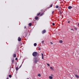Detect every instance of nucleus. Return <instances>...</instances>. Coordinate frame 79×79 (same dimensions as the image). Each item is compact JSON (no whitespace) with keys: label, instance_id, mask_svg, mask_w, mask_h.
I'll return each instance as SVG.
<instances>
[{"label":"nucleus","instance_id":"nucleus-1","mask_svg":"<svg viewBox=\"0 0 79 79\" xmlns=\"http://www.w3.org/2000/svg\"><path fill=\"white\" fill-rule=\"evenodd\" d=\"M38 54V53L37 52H34L32 53V55L33 56H36Z\"/></svg>","mask_w":79,"mask_h":79},{"label":"nucleus","instance_id":"nucleus-2","mask_svg":"<svg viewBox=\"0 0 79 79\" xmlns=\"http://www.w3.org/2000/svg\"><path fill=\"white\" fill-rule=\"evenodd\" d=\"M34 61L35 62V63H37V62L38 61L37 60V58H35V60H34Z\"/></svg>","mask_w":79,"mask_h":79},{"label":"nucleus","instance_id":"nucleus-3","mask_svg":"<svg viewBox=\"0 0 79 79\" xmlns=\"http://www.w3.org/2000/svg\"><path fill=\"white\" fill-rule=\"evenodd\" d=\"M46 32V30H44L42 32V33L43 34H45Z\"/></svg>","mask_w":79,"mask_h":79},{"label":"nucleus","instance_id":"nucleus-4","mask_svg":"<svg viewBox=\"0 0 79 79\" xmlns=\"http://www.w3.org/2000/svg\"><path fill=\"white\" fill-rule=\"evenodd\" d=\"M73 8V7H72V6H69L68 7V9H69V10H71V8Z\"/></svg>","mask_w":79,"mask_h":79},{"label":"nucleus","instance_id":"nucleus-5","mask_svg":"<svg viewBox=\"0 0 79 79\" xmlns=\"http://www.w3.org/2000/svg\"><path fill=\"white\" fill-rule=\"evenodd\" d=\"M21 40V39L20 37H19L18 38V41H19V42H20Z\"/></svg>","mask_w":79,"mask_h":79},{"label":"nucleus","instance_id":"nucleus-6","mask_svg":"<svg viewBox=\"0 0 79 79\" xmlns=\"http://www.w3.org/2000/svg\"><path fill=\"white\" fill-rule=\"evenodd\" d=\"M35 20H37L39 19V17L37 16L35 17Z\"/></svg>","mask_w":79,"mask_h":79},{"label":"nucleus","instance_id":"nucleus-7","mask_svg":"<svg viewBox=\"0 0 79 79\" xmlns=\"http://www.w3.org/2000/svg\"><path fill=\"white\" fill-rule=\"evenodd\" d=\"M75 76L76 77V78H77V79L79 78V76H78V75H75Z\"/></svg>","mask_w":79,"mask_h":79},{"label":"nucleus","instance_id":"nucleus-8","mask_svg":"<svg viewBox=\"0 0 79 79\" xmlns=\"http://www.w3.org/2000/svg\"><path fill=\"white\" fill-rule=\"evenodd\" d=\"M13 57H14V58H16V54H14Z\"/></svg>","mask_w":79,"mask_h":79},{"label":"nucleus","instance_id":"nucleus-9","mask_svg":"<svg viewBox=\"0 0 79 79\" xmlns=\"http://www.w3.org/2000/svg\"><path fill=\"white\" fill-rule=\"evenodd\" d=\"M49 78L50 79H53V77H52L51 76H50L49 77Z\"/></svg>","mask_w":79,"mask_h":79},{"label":"nucleus","instance_id":"nucleus-10","mask_svg":"<svg viewBox=\"0 0 79 79\" xmlns=\"http://www.w3.org/2000/svg\"><path fill=\"white\" fill-rule=\"evenodd\" d=\"M28 25L30 26H32V23H29Z\"/></svg>","mask_w":79,"mask_h":79},{"label":"nucleus","instance_id":"nucleus-11","mask_svg":"<svg viewBox=\"0 0 79 79\" xmlns=\"http://www.w3.org/2000/svg\"><path fill=\"white\" fill-rule=\"evenodd\" d=\"M59 42L61 44H62V43H63V41H62V40H60L59 41Z\"/></svg>","mask_w":79,"mask_h":79},{"label":"nucleus","instance_id":"nucleus-12","mask_svg":"<svg viewBox=\"0 0 79 79\" xmlns=\"http://www.w3.org/2000/svg\"><path fill=\"white\" fill-rule=\"evenodd\" d=\"M34 46H35V47H36V46H37V44L36 43L34 44Z\"/></svg>","mask_w":79,"mask_h":79},{"label":"nucleus","instance_id":"nucleus-13","mask_svg":"<svg viewBox=\"0 0 79 79\" xmlns=\"http://www.w3.org/2000/svg\"><path fill=\"white\" fill-rule=\"evenodd\" d=\"M50 69H52V70H53V67H50Z\"/></svg>","mask_w":79,"mask_h":79},{"label":"nucleus","instance_id":"nucleus-14","mask_svg":"<svg viewBox=\"0 0 79 79\" xmlns=\"http://www.w3.org/2000/svg\"><path fill=\"white\" fill-rule=\"evenodd\" d=\"M59 7L58 6H56V8H58Z\"/></svg>","mask_w":79,"mask_h":79},{"label":"nucleus","instance_id":"nucleus-15","mask_svg":"<svg viewBox=\"0 0 79 79\" xmlns=\"http://www.w3.org/2000/svg\"><path fill=\"white\" fill-rule=\"evenodd\" d=\"M16 71H18V67H16Z\"/></svg>","mask_w":79,"mask_h":79},{"label":"nucleus","instance_id":"nucleus-16","mask_svg":"<svg viewBox=\"0 0 79 79\" xmlns=\"http://www.w3.org/2000/svg\"><path fill=\"white\" fill-rule=\"evenodd\" d=\"M40 15V13H38L37 14V16H39Z\"/></svg>","mask_w":79,"mask_h":79},{"label":"nucleus","instance_id":"nucleus-17","mask_svg":"<svg viewBox=\"0 0 79 79\" xmlns=\"http://www.w3.org/2000/svg\"><path fill=\"white\" fill-rule=\"evenodd\" d=\"M14 62L15 60H14L13 59L12 61V63H14Z\"/></svg>","mask_w":79,"mask_h":79},{"label":"nucleus","instance_id":"nucleus-18","mask_svg":"<svg viewBox=\"0 0 79 79\" xmlns=\"http://www.w3.org/2000/svg\"><path fill=\"white\" fill-rule=\"evenodd\" d=\"M9 77H10V78H11V75H9Z\"/></svg>","mask_w":79,"mask_h":79},{"label":"nucleus","instance_id":"nucleus-19","mask_svg":"<svg viewBox=\"0 0 79 79\" xmlns=\"http://www.w3.org/2000/svg\"><path fill=\"white\" fill-rule=\"evenodd\" d=\"M52 6H53V5H52V4L51 5H50V8H51V7H52Z\"/></svg>","mask_w":79,"mask_h":79},{"label":"nucleus","instance_id":"nucleus-20","mask_svg":"<svg viewBox=\"0 0 79 79\" xmlns=\"http://www.w3.org/2000/svg\"><path fill=\"white\" fill-rule=\"evenodd\" d=\"M38 76H39V77H40V74H39L38 75Z\"/></svg>","mask_w":79,"mask_h":79},{"label":"nucleus","instance_id":"nucleus-21","mask_svg":"<svg viewBox=\"0 0 79 79\" xmlns=\"http://www.w3.org/2000/svg\"><path fill=\"white\" fill-rule=\"evenodd\" d=\"M47 65H48V66H50L49 64H48V63H47Z\"/></svg>","mask_w":79,"mask_h":79},{"label":"nucleus","instance_id":"nucleus-22","mask_svg":"<svg viewBox=\"0 0 79 79\" xmlns=\"http://www.w3.org/2000/svg\"><path fill=\"white\" fill-rule=\"evenodd\" d=\"M41 55H42V56H44V54H43V53H41Z\"/></svg>","mask_w":79,"mask_h":79},{"label":"nucleus","instance_id":"nucleus-23","mask_svg":"<svg viewBox=\"0 0 79 79\" xmlns=\"http://www.w3.org/2000/svg\"><path fill=\"white\" fill-rule=\"evenodd\" d=\"M52 25H53V26H55V23H52Z\"/></svg>","mask_w":79,"mask_h":79},{"label":"nucleus","instance_id":"nucleus-24","mask_svg":"<svg viewBox=\"0 0 79 79\" xmlns=\"http://www.w3.org/2000/svg\"><path fill=\"white\" fill-rule=\"evenodd\" d=\"M15 60H18V58H16L15 59Z\"/></svg>","mask_w":79,"mask_h":79},{"label":"nucleus","instance_id":"nucleus-25","mask_svg":"<svg viewBox=\"0 0 79 79\" xmlns=\"http://www.w3.org/2000/svg\"><path fill=\"white\" fill-rule=\"evenodd\" d=\"M21 66H22V64H21V65H20L19 67V68H21Z\"/></svg>","mask_w":79,"mask_h":79},{"label":"nucleus","instance_id":"nucleus-26","mask_svg":"<svg viewBox=\"0 0 79 79\" xmlns=\"http://www.w3.org/2000/svg\"><path fill=\"white\" fill-rule=\"evenodd\" d=\"M42 43L43 44H44V41H42Z\"/></svg>","mask_w":79,"mask_h":79},{"label":"nucleus","instance_id":"nucleus-27","mask_svg":"<svg viewBox=\"0 0 79 79\" xmlns=\"http://www.w3.org/2000/svg\"><path fill=\"white\" fill-rule=\"evenodd\" d=\"M54 11H52V14H53L54 13Z\"/></svg>","mask_w":79,"mask_h":79},{"label":"nucleus","instance_id":"nucleus-28","mask_svg":"<svg viewBox=\"0 0 79 79\" xmlns=\"http://www.w3.org/2000/svg\"><path fill=\"white\" fill-rule=\"evenodd\" d=\"M42 15H43V13L41 14H40V16H42Z\"/></svg>","mask_w":79,"mask_h":79},{"label":"nucleus","instance_id":"nucleus-29","mask_svg":"<svg viewBox=\"0 0 79 79\" xmlns=\"http://www.w3.org/2000/svg\"><path fill=\"white\" fill-rule=\"evenodd\" d=\"M26 26H25L24 27V28L26 29Z\"/></svg>","mask_w":79,"mask_h":79},{"label":"nucleus","instance_id":"nucleus-30","mask_svg":"<svg viewBox=\"0 0 79 79\" xmlns=\"http://www.w3.org/2000/svg\"><path fill=\"white\" fill-rule=\"evenodd\" d=\"M42 59H44V56H42Z\"/></svg>","mask_w":79,"mask_h":79},{"label":"nucleus","instance_id":"nucleus-31","mask_svg":"<svg viewBox=\"0 0 79 79\" xmlns=\"http://www.w3.org/2000/svg\"><path fill=\"white\" fill-rule=\"evenodd\" d=\"M60 15H61L62 12L61 11H60Z\"/></svg>","mask_w":79,"mask_h":79},{"label":"nucleus","instance_id":"nucleus-32","mask_svg":"<svg viewBox=\"0 0 79 79\" xmlns=\"http://www.w3.org/2000/svg\"><path fill=\"white\" fill-rule=\"evenodd\" d=\"M68 23H70V21H68Z\"/></svg>","mask_w":79,"mask_h":79},{"label":"nucleus","instance_id":"nucleus-33","mask_svg":"<svg viewBox=\"0 0 79 79\" xmlns=\"http://www.w3.org/2000/svg\"><path fill=\"white\" fill-rule=\"evenodd\" d=\"M39 50H40V48H39Z\"/></svg>","mask_w":79,"mask_h":79},{"label":"nucleus","instance_id":"nucleus-34","mask_svg":"<svg viewBox=\"0 0 79 79\" xmlns=\"http://www.w3.org/2000/svg\"><path fill=\"white\" fill-rule=\"evenodd\" d=\"M51 44H53L52 43V42H51Z\"/></svg>","mask_w":79,"mask_h":79},{"label":"nucleus","instance_id":"nucleus-35","mask_svg":"<svg viewBox=\"0 0 79 79\" xmlns=\"http://www.w3.org/2000/svg\"><path fill=\"white\" fill-rule=\"evenodd\" d=\"M75 29H76V30H77V29L76 28H75Z\"/></svg>","mask_w":79,"mask_h":79},{"label":"nucleus","instance_id":"nucleus-36","mask_svg":"<svg viewBox=\"0 0 79 79\" xmlns=\"http://www.w3.org/2000/svg\"><path fill=\"white\" fill-rule=\"evenodd\" d=\"M6 79H9V77H7Z\"/></svg>","mask_w":79,"mask_h":79},{"label":"nucleus","instance_id":"nucleus-37","mask_svg":"<svg viewBox=\"0 0 79 79\" xmlns=\"http://www.w3.org/2000/svg\"><path fill=\"white\" fill-rule=\"evenodd\" d=\"M71 30H72V31H73V29H71Z\"/></svg>","mask_w":79,"mask_h":79},{"label":"nucleus","instance_id":"nucleus-38","mask_svg":"<svg viewBox=\"0 0 79 79\" xmlns=\"http://www.w3.org/2000/svg\"><path fill=\"white\" fill-rule=\"evenodd\" d=\"M51 76H53V75L52 74H51Z\"/></svg>","mask_w":79,"mask_h":79},{"label":"nucleus","instance_id":"nucleus-39","mask_svg":"<svg viewBox=\"0 0 79 79\" xmlns=\"http://www.w3.org/2000/svg\"><path fill=\"white\" fill-rule=\"evenodd\" d=\"M23 63V62L22 63V65Z\"/></svg>","mask_w":79,"mask_h":79},{"label":"nucleus","instance_id":"nucleus-40","mask_svg":"<svg viewBox=\"0 0 79 79\" xmlns=\"http://www.w3.org/2000/svg\"><path fill=\"white\" fill-rule=\"evenodd\" d=\"M78 26H79V23H78Z\"/></svg>","mask_w":79,"mask_h":79},{"label":"nucleus","instance_id":"nucleus-41","mask_svg":"<svg viewBox=\"0 0 79 79\" xmlns=\"http://www.w3.org/2000/svg\"><path fill=\"white\" fill-rule=\"evenodd\" d=\"M43 10H41V11H43Z\"/></svg>","mask_w":79,"mask_h":79},{"label":"nucleus","instance_id":"nucleus-42","mask_svg":"<svg viewBox=\"0 0 79 79\" xmlns=\"http://www.w3.org/2000/svg\"><path fill=\"white\" fill-rule=\"evenodd\" d=\"M22 45V44H20V45Z\"/></svg>","mask_w":79,"mask_h":79},{"label":"nucleus","instance_id":"nucleus-43","mask_svg":"<svg viewBox=\"0 0 79 79\" xmlns=\"http://www.w3.org/2000/svg\"><path fill=\"white\" fill-rule=\"evenodd\" d=\"M78 61H79V60H78Z\"/></svg>","mask_w":79,"mask_h":79}]
</instances>
